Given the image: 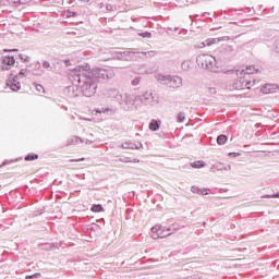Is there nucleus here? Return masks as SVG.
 <instances>
[{
  "label": "nucleus",
  "instance_id": "1",
  "mask_svg": "<svg viewBox=\"0 0 279 279\" xmlns=\"http://www.w3.org/2000/svg\"><path fill=\"white\" fill-rule=\"evenodd\" d=\"M114 70L112 69H95L90 70V65L78 66L70 73L73 85L64 88V94L69 97H77L83 93L85 97H93L97 93V83L99 80H112Z\"/></svg>",
  "mask_w": 279,
  "mask_h": 279
},
{
  "label": "nucleus",
  "instance_id": "2",
  "mask_svg": "<svg viewBox=\"0 0 279 279\" xmlns=\"http://www.w3.org/2000/svg\"><path fill=\"white\" fill-rule=\"evenodd\" d=\"M116 99L119 101V104H136V101H140V104H144V106H156L158 104V99L154 98V95L151 94V90L145 92L144 95L138 96L137 98L134 97V95L130 94H117Z\"/></svg>",
  "mask_w": 279,
  "mask_h": 279
},
{
  "label": "nucleus",
  "instance_id": "3",
  "mask_svg": "<svg viewBox=\"0 0 279 279\" xmlns=\"http://www.w3.org/2000/svg\"><path fill=\"white\" fill-rule=\"evenodd\" d=\"M196 64L199 69L204 71H210V73H217L219 71V65L217 58L213 54L203 53L196 57Z\"/></svg>",
  "mask_w": 279,
  "mask_h": 279
},
{
  "label": "nucleus",
  "instance_id": "4",
  "mask_svg": "<svg viewBox=\"0 0 279 279\" xmlns=\"http://www.w3.org/2000/svg\"><path fill=\"white\" fill-rule=\"evenodd\" d=\"M155 80L157 84H161V86H167V88H172L173 90L182 88V77L178 75L158 73L155 75Z\"/></svg>",
  "mask_w": 279,
  "mask_h": 279
},
{
  "label": "nucleus",
  "instance_id": "5",
  "mask_svg": "<svg viewBox=\"0 0 279 279\" xmlns=\"http://www.w3.org/2000/svg\"><path fill=\"white\" fill-rule=\"evenodd\" d=\"M136 53H142L143 56H145V58H153V56H155L154 51L136 52V51H132V50H126L123 52H117L116 58L118 60L130 61V60H134V56H136Z\"/></svg>",
  "mask_w": 279,
  "mask_h": 279
},
{
  "label": "nucleus",
  "instance_id": "6",
  "mask_svg": "<svg viewBox=\"0 0 279 279\" xmlns=\"http://www.w3.org/2000/svg\"><path fill=\"white\" fill-rule=\"evenodd\" d=\"M171 235V228L156 225L151 228L153 239H165Z\"/></svg>",
  "mask_w": 279,
  "mask_h": 279
},
{
  "label": "nucleus",
  "instance_id": "7",
  "mask_svg": "<svg viewBox=\"0 0 279 279\" xmlns=\"http://www.w3.org/2000/svg\"><path fill=\"white\" fill-rule=\"evenodd\" d=\"M254 84H256V80H254L252 82V81H250V78H247L245 76H241L233 84V88H235V90H245V88L250 89V86H254Z\"/></svg>",
  "mask_w": 279,
  "mask_h": 279
},
{
  "label": "nucleus",
  "instance_id": "8",
  "mask_svg": "<svg viewBox=\"0 0 279 279\" xmlns=\"http://www.w3.org/2000/svg\"><path fill=\"white\" fill-rule=\"evenodd\" d=\"M16 64V59L14 57L4 56L0 58V69L1 71H10Z\"/></svg>",
  "mask_w": 279,
  "mask_h": 279
},
{
  "label": "nucleus",
  "instance_id": "9",
  "mask_svg": "<svg viewBox=\"0 0 279 279\" xmlns=\"http://www.w3.org/2000/svg\"><path fill=\"white\" fill-rule=\"evenodd\" d=\"M260 93H263L264 95H278L279 86L274 83H267L262 86Z\"/></svg>",
  "mask_w": 279,
  "mask_h": 279
},
{
  "label": "nucleus",
  "instance_id": "10",
  "mask_svg": "<svg viewBox=\"0 0 279 279\" xmlns=\"http://www.w3.org/2000/svg\"><path fill=\"white\" fill-rule=\"evenodd\" d=\"M255 71H258V70H256L254 65H251V66H247L245 70L238 71L236 75L238 77H246L250 80V75H253Z\"/></svg>",
  "mask_w": 279,
  "mask_h": 279
},
{
  "label": "nucleus",
  "instance_id": "11",
  "mask_svg": "<svg viewBox=\"0 0 279 279\" xmlns=\"http://www.w3.org/2000/svg\"><path fill=\"white\" fill-rule=\"evenodd\" d=\"M7 85L11 88V90H21V82H19V78H15V76L12 80H9Z\"/></svg>",
  "mask_w": 279,
  "mask_h": 279
},
{
  "label": "nucleus",
  "instance_id": "12",
  "mask_svg": "<svg viewBox=\"0 0 279 279\" xmlns=\"http://www.w3.org/2000/svg\"><path fill=\"white\" fill-rule=\"evenodd\" d=\"M149 130H151V132H158V130H160V121L151 120L149 123Z\"/></svg>",
  "mask_w": 279,
  "mask_h": 279
},
{
  "label": "nucleus",
  "instance_id": "13",
  "mask_svg": "<svg viewBox=\"0 0 279 279\" xmlns=\"http://www.w3.org/2000/svg\"><path fill=\"white\" fill-rule=\"evenodd\" d=\"M191 60H184L181 63V70L184 71L185 73H189V71H191Z\"/></svg>",
  "mask_w": 279,
  "mask_h": 279
},
{
  "label": "nucleus",
  "instance_id": "14",
  "mask_svg": "<svg viewBox=\"0 0 279 279\" xmlns=\"http://www.w3.org/2000/svg\"><path fill=\"white\" fill-rule=\"evenodd\" d=\"M227 142H228V136L226 135H219L217 137L218 145H226Z\"/></svg>",
  "mask_w": 279,
  "mask_h": 279
},
{
  "label": "nucleus",
  "instance_id": "15",
  "mask_svg": "<svg viewBox=\"0 0 279 279\" xmlns=\"http://www.w3.org/2000/svg\"><path fill=\"white\" fill-rule=\"evenodd\" d=\"M77 143H82V140H80V137H77V136H72L68 141V145H77Z\"/></svg>",
  "mask_w": 279,
  "mask_h": 279
},
{
  "label": "nucleus",
  "instance_id": "16",
  "mask_svg": "<svg viewBox=\"0 0 279 279\" xmlns=\"http://www.w3.org/2000/svg\"><path fill=\"white\" fill-rule=\"evenodd\" d=\"M192 167L193 169H202V167H206V163L204 161H194Z\"/></svg>",
  "mask_w": 279,
  "mask_h": 279
},
{
  "label": "nucleus",
  "instance_id": "17",
  "mask_svg": "<svg viewBox=\"0 0 279 279\" xmlns=\"http://www.w3.org/2000/svg\"><path fill=\"white\" fill-rule=\"evenodd\" d=\"M92 213H104V207L101 205L92 206Z\"/></svg>",
  "mask_w": 279,
  "mask_h": 279
},
{
  "label": "nucleus",
  "instance_id": "18",
  "mask_svg": "<svg viewBox=\"0 0 279 279\" xmlns=\"http://www.w3.org/2000/svg\"><path fill=\"white\" fill-rule=\"evenodd\" d=\"M27 75V70H22L16 76H14L16 80H21Z\"/></svg>",
  "mask_w": 279,
  "mask_h": 279
},
{
  "label": "nucleus",
  "instance_id": "19",
  "mask_svg": "<svg viewBox=\"0 0 279 279\" xmlns=\"http://www.w3.org/2000/svg\"><path fill=\"white\" fill-rule=\"evenodd\" d=\"M25 160L26 161L38 160V155H28V156L25 157Z\"/></svg>",
  "mask_w": 279,
  "mask_h": 279
},
{
  "label": "nucleus",
  "instance_id": "20",
  "mask_svg": "<svg viewBox=\"0 0 279 279\" xmlns=\"http://www.w3.org/2000/svg\"><path fill=\"white\" fill-rule=\"evenodd\" d=\"M221 39L219 38H213V39H208L207 40V45L210 46V45H215V43H220Z\"/></svg>",
  "mask_w": 279,
  "mask_h": 279
},
{
  "label": "nucleus",
  "instance_id": "21",
  "mask_svg": "<svg viewBox=\"0 0 279 279\" xmlns=\"http://www.w3.org/2000/svg\"><path fill=\"white\" fill-rule=\"evenodd\" d=\"M138 36H142V38H151V33L149 32L140 33Z\"/></svg>",
  "mask_w": 279,
  "mask_h": 279
},
{
  "label": "nucleus",
  "instance_id": "22",
  "mask_svg": "<svg viewBox=\"0 0 279 279\" xmlns=\"http://www.w3.org/2000/svg\"><path fill=\"white\" fill-rule=\"evenodd\" d=\"M204 47H206V43L202 41V43H198L194 46L195 49H204Z\"/></svg>",
  "mask_w": 279,
  "mask_h": 279
},
{
  "label": "nucleus",
  "instance_id": "23",
  "mask_svg": "<svg viewBox=\"0 0 279 279\" xmlns=\"http://www.w3.org/2000/svg\"><path fill=\"white\" fill-rule=\"evenodd\" d=\"M35 88H36L37 93H39V94L45 93V87H43V85H35Z\"/></svg>",
  "mask_w": 279,
  "mask_h": 279
},
{
  "label": "nucleus",
  "instance_id": "24",
  "mask_svg": "<svg viewBox=\"0 0 279 279\" xmlns=\"http://www.w3.org/2000/svg\"><path fill=\"white\" fill-rule=\"evenodd\" d=\"M138 84H141V77H135V78L132 81V86H138Z\"/></svg>",
  "mask_w": 279,
  "mask_h": 279
},
{
  "label": "nucleus",
  "instance_id": "25",
  "mask_svg": "<svg viewBox=\"0 0 279 279\" xmlns=\"http://www.w3.org/2000/svg\"><path fill=\"white\" fill-rule=\"evenodd\" d=\"M274 51H275V53H278V56H279V40H277V41L275 43V45H274Z\"/></svg>",
  "mask_w": 279,
  "mask_h": 279
},
{
  "label": "nucleus",
  "instance_id": "26",
  "mask_svg": "<svg viewBox=\"0 0 279 279\" xmlns=\"http://www.w3.org/2000/svg\"><path fill=\"white\" fill-rule=\"evenodd\" d=\"M208 93H209V95H217V88H215V87H209V88H208Z\"/></svg>",
  "mask_w": 279,
  "mask_h": 279
},
{
  "label": "nucleus",
  "instance_id": "27",
  "mask_svg": "<svg viewBox=\"0 0 279 279\" xmlns=\"http://www.w3.org/2000/svg\"><path fill=\"white\" fill-rule=\"evenodd\" d=\"M33 278H40V272H36L35 275H32V276H26V279H33Z\"/></svg>",
  "mask_w": 279,
  "mask_h": 279
},
{
  "label": "nucleus",
  "instance_id": "28",
  "mask_svg": "<svg viewBox=\"0 0 279 279\" xmlns=\"http://www.w3.org/2000/svg\"><path fill=\"white\" fill-rule=\"evenodd\" d=\"M43 68L44 69H50L51 68V63H49L48 61H44L43 62Z\"/></svg>",
  "mask_w": 279,
  "mask_h": 279
},
{
  "label": "nucleus",
  "instance_id": "29",
  "mask_svg": "<svg viewBox=\"0 0 279 279\" xmlns=\"http://www.w3.org/2000/svg\"><path fill=\"white\" fill-rule=\"evenodd\" d=\"M178 121H179V123H182L184 121V113L178 114Z\"/></svg>",
  "mask_w": 279,
  "mask_h": 279
},
{
  "label": "nucleus",
  "instance_id": "30",
  "mask_svg": "<svg viewBox=\"0 0 279 279\" xmlns=\"http://www.w3.org/2000/svg\"><path fill=\"white\" fill-rule=\"evenodd\" d=\"M208 191H209V190H199L198 193H199L201 195H208Z\"/></svg>",
  "mask_w": 279,
  "mask_h": 279
},
{
  "label": "nucleus",
  "instance_id": "31",
  "mask_svg": "<svg viewBox=\"0 0 279 279\" xmlns=\"http://www.w3.org/2000/svg\"><path fill=\"white\" fill-rule=\"evenodd\" d=\"M82 160H84V158H81V159H71L70 162H80V161H82Z\"/></svg>",
  "mask_w": 279,
  "mask_h": 279
},
{
  "label": "nucleus",
  "instance_id": "32",
  "mask_svg": "<svg viewBox=\"0 0 279 279\" xmlns=\"http://www.w3.org/2000/svg\"><path fill=\"white\" fill-rule=\"evenodd\" d=\"M107 10H112V7L110 4H108Z\"/></svg>",
  "mask_w": 279,
  "mask_h": 279
},
{
  "label": "nucleus",
  "instance_id": "33",
  "mask_svg": "<svg viewBox=\"0 0 279 279\" xmlns=\"http://www.w3.org/2000/svg\"><path fill=\"white\" fill-rule=\"evenodd\" d=\"M222 40H230V38L229 37H223Z\"/></svg>",
  "mask_w": 279,
  "mask_h": 279
},
{
  "label": "nucleus",
  "instance_id": "34",
  "mask_svg": "<svg viewBox=\"0 0 279 279\" xmlns=\"http://www.w3.org/2000/svg\"><path fill=\"white\" fill-rule=\"evenodd\" d=\"M81 1H84L85 3H88L90 0H81Z\"/></svg>",
  "mask_w": 279,
  "mask_h": 279
},
{
  "label": "nucleus",
  "instance_id": "35",
  "mask_svg": "<svg viewBox=\"0 0 279 279\" xmlns=\"http://www.w3.org/2000/svg\"><path fill=\"white\" fill-rule=\"evenodd\" d=\"M24 60L27 62V60H29V57H25Z\"/></svg>",
  "mask_w": 279,
  "mask_h": 279
},
{
  "label": "nucleus",
  "instance_id": "36",
  "mask_svg": "<svg viewBox=\"0 0 279 279\" xmlns=\"http://www.w3.org/2000/svg\"><path fill=\"white\" fill-rule=\"evenodd\" d=\"M4 51H16V49H13V50H4Z\"/></svg>",
  "mask_w": 279,
  "mask_h": 279
},
{
  "label": "nucleus",
  "instance_id": "37",
  "mask_svg": "<svg viewBox=\"0 0 279 279\" xmlns=\"http://www.w3.org/2000/svg\"><path fill=\"white\" fill-rule=\"evenodd\" d=\"M272 197H279V194H277V195H272Z\"/></svg>",
  "mask_w": 279,
  "mask_h": 279
},
{
  "label": "nucleus",
  "instance_id": "38",
  "mask_svg": "<svg viewBox=\"0 0 279 279\" xmlns=\"http://www.w3.org/2000/svg\"><path fill=\"white\" fill-rule=\"evenodd\" d=\"M102 7H104V4H102V3H100V4H99V8H102Z\"/></svg>",
  "mask_w": 279,
  "mask_h": 279
},
{
  "label": "nucleus",
  "instance_id": "39",
  "mask_svg": "<svg viewBox=\"0 0 279 279\" xmlns=\"http://www.w3.org/2000/svg\"><path fill=\"white\" fill-rule=\"evenodd\" d=\"M21 58H22V60L25 59V57H23V54H21Z\"/></svg>",
  "mask_w": 279,
  "mask_h": 279
},
{
  "label": "nucleus",
  "instance_id": "40",
  "mask_svg": "<svg viewBox=\"0 0 279 279\" xmlns=\"http://www.w3.org/2000/svg\"><path fill=\"white\" fill-rule=\"evenodd\" d=\"M21 58H22V60L25 59V57H23V54H21Z\"/></svg>",
  "mask_w": 279,
  "mask_h": 279
}]
</instances>
